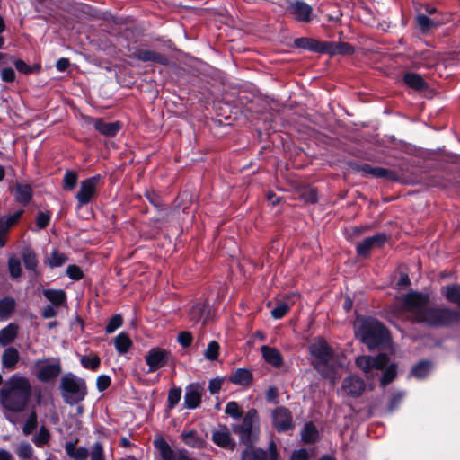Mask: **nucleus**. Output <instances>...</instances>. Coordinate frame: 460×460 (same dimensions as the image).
Masks as SVG:
<instances>
[{"mask_svg":"<svg viewBox=\"0 0 460 460\" xmlns=\"http://www.w3.org/2000/svg\"><path fill=\"white\" fill-rule=\"evenodd\" d=\"M96 130L107 137L115 136L121 128L119 122H105L102 119H96L94 122Z\"/></svg>","mask_w":460,"mask_h":460,"instance_id":"obj_23","label":"nucleus"},{"mask_svg":"<svg viewBox=\"0 0 460 460\" xmlns=\"http://www.w3.org/2000/svg\"><path fill=\"white\" fill-rule=\"evenodd\" d=\"M31 372L42 383L52 381L62 372L60 359L58 358L37 359L31 367Z\"/></svg>","mask_w":460,"mask_h":460,"instance_id":"obj_6","label":"nucleus"},{"mask_svg":"<svg viewBox=\"0 0 460 460\" xmlns=\"http://www.w3.org/2000/svg\"><path fill=\"white\" fill-rule=\"evenodd\" d=\"M300 196L302 199L307 203H314L318 199L317 191L312 188L303 190Z\"/></svg>","mask_w":460,"mask_h":460,"instance_id":"obj_53","label":"nucleus"},{"mask_svg":"<svg viewBox=\"0 0 460 460\" xmlns=\"http://www.w3.org/2000/svg\"><path fill=\"white\" fill-rule=\"evenodd\" d=\"M181 397V389L180 387L173 386L168 392V407L170 409L174 408L180 402Z\"/></svg>","mask_w":460,"mask_h":460,"instance_id":"obj_42","label":"nucleus"},{"mask_svg":"<svg viewBox=\"0 0 460 460\" xmlns=\"http://www.w3.org/2000/svg\"><path fill=\"white\" fill-rule=\"evenodd\" d=\"M100 181L101 176L98 174L81 181L79 190L75 195L80 207L91 202L97 192Z\"/></svg>","mask_w":460,"mask_h":460,"instance_id":"obj_10","label":"nucleus"},{"mask_svg":"<svg viewBox=\"0 0 460 460\" xmlns=\"http://www.w3.org/2000/svg\"><path fill=\"white\" fill-rule=\"evenodd\" d=\"M190 321L198 323H202V324L206 323V306L202 304H197L193 305L190 311Z\"/></svg>","mask_w":460,"mask_h":460,"instance_id":"obj_34","label":"nucleus"},{"mask_svg":"<svg viewBox=\"0 0 460 460\" xmlns=\"http://www.w3.org/2000/svg\"><path fill=\"white\" fill-rule=\"evenodd\" d=\"M66 274L73 280H79L83 278V271L76 265H69L66 269Z\"/></svg>","mask_w":460,"mask_h":460,"instance_id":"obj_56","label":"nucleus"},{"mask_svg":"<svg viewBox=\"0 0 460 460\" xmlns=\"http://www.w3.org/2000/svg\"><path fill=\"white\" fill-rule=\"evenodd\" d=\"M287 12L295 20L309 22L313 17V8L304 1L295 0L288 4Z\"/></svg>","mask_w":460,"mask_h":460,"instance_id":"obj_12","label":"nucleus"},{"mask_svg":"<svg viewBox=\"0 0 460 460\" xmlns=\"http://www.w3.org/2000/svg\"><path fill=\"white\" fill-rule=\"evenodd\" d=\"M1 78L3 81L12 83L15 80V72L11 67H5L1 72Z\"/></svg>","mask_w":460,"mask_h":460,"instance_id":"obj_59","label":"nucleus"},{"mask_svg":"<svg viewBox=\"0 0 460 460\" xmlns=\"http://www.w3.org/2000/svg\"><path fill=\"white\" fill-rule=\"evenodd\" d=\"M417 24L422 31H428L433 27H437L439 22L429 18L425 14H419L416 17Z\"/></svg>","mask_w":460,"mask_h":460,"instance_id":"obj_38","label":"nucleus"},{"mask_svg":"<svg viewBox=\"0 0 460 460\" xmlns=\"http://www.w3.org/2000/svg\"><path fill=\"white\" fill-rule=\"evenodd\" d=\"M386 240V234L382 233L367 237L362 242L357 243V253L361 257H367L371 250L381 247Z\"/></svg>","mask_w":460,"mask_h":460,"instance_id":"obj_15","label":"nucleus"},{"mask_svg":"<svg viewBox=\"0 0 460 460\" xmlns=\"http://www.w3.org/2000/svg\"><path fill=\"white\" fill-rule=\"evenodd\" d=\"M15 300L11 296H5L0 300V319L6 320L15 308Z\"/></svg>","mask_w":460,"mask_h":460,"instance_id":"obj_31","label":"nucleus"},{"mask_svg":"<svg viewBox=\"0 0 460 460\" xmlns=\"http://www.w3.org/2000/svg\"><path fill=\"white\" fill-rule=\"evenodd\" d=\"M358 171L362 172L365 175H371L376 178H385L388 180L395 181L396 175L394 172L389 171L387 169L372 166L370 164H362L358 167Z\"/></svg>","mask_w":460,"mask_h":460,"instance_id":"obj_19","label":"nucleus"},{"mask_svg":"<svg viewBox=\"0 0 460 460\" xmlns=\"http://www.w3.org/2000/svg\"><path fill=\"white\" fill-rule=\"evenodd\" d=\"M37 427V413L33 411L29 415L25 424L22 427V432L30 435Z\"/></svg>","mask_w":460,"mask_h":460,"instance_id":"obj_47","label":"nucleus"},{"mask_svg":"<svg viewBox=\"0 0 460 460\" xmlns=\"http://www.w3.org/2000/svg\"><path fill=\"white\" fill-rule=\"evenodd\" d=\"M90 456L91 460H104L103 448L100 442H96L93 444Z\"/></svg>","mask_w":460,"mask_h":460,"instance_id":"obj_55","label":"nucleus"},{"mask_svg":"<svg viewBox=\"0 0 460 460\" xmlns=\"http://www.w3.org/2000/svg\"><path fill=\"white\" fill-rule=\"evenodd\" d=\"M130 57L142 62H153L161 65L168 64V58L165 56L145 48L136 49Z\"/></svg>","mask_w":460,"mask_h":460,"instance_id":"obj_16","label":"nucleus"},{"mask_svg":"<svg viewBox=\"0 0 460 460\" xmlns=\"http://www.w3.org/2000/svg\"><path fill=\"white\" fill-rule=\"evenodd\" d=\"M19 359V351L13 347H9L3 352L2 366L9 371L14 370Z\"/></svg>","mask_w":460,"mask_h":460,"instance_id":"obj_21","label":"nucleus"},{"mask_svg":"<svg viewBox=\"0 0 460 460\" xmlns=\"http://www.w3.org/2000/svg\"><path fill=\"white\" fill-rule=\"evenodd\" d=\"M17 326L13 323L8 324L0 331V345L5 346L11 343L17 335Z\"/></svg>","mask_w":460,"mask_h":460,"instance_id":"obj_33","label":"nucleus"},{"mask_svg":"<svg viewBox=\"0 0 460 460\" xmlns=\"http://www.w3.org/2000/svg\"><path fill=\"white\" fill-rule=\"evenodd\" d=\"M396 376V366L390 365L384 372L381 378V385L385 386L394 380Z\"/></svg>","mask_w":460,"mask_h":460,"instance_id":"obj_49","label":"nucleus"},{"mask_svg":"<svg viewBox=\"0 0 460 460\" xmlns=\"http://www.w3.org/2000/svg\"><path fill=\"white\" fill-rule=\"evenodd\" d=\"M14 66L16 69L22 73L29 74L31 72L29 66L22 60H16Z\"/></svg>","mask_w":460,"mask_h":460,"instance_id":"obj_64","label":"nucleus"},{"mask_svg":"<svg viewBox=\"0 0 460 460\" xmlns=\"http://www.w3.org/2000/svg\"><path fill=\"white\" fill-rule=\"evenodd\" d=\"M50 438V433L45 426H41L38 434L34 437L33 442L38 447H42Z\"/></svg>","mask_w":460,"mask_h":460,"instance_id":"obj_40","label":"nucleus"},{"mask_svg":"<svg viewBox=\"0 0 460 460\" xmlns=\"http://www.w3.org/2000/svg\"><path fill=\"white\" fill-rule=\"evenodd\" d=\"M49 220H50V217L49 214L44 213V212H40L37 216V220H36L38 227L40 229L45 228L49 225Z\"/></svg>","mask_w":460,"mask_h":460,"instance_id":"obj_61","label":"nucleus"},{"mask_svg":"<svg viewBox=\"0 0 460 460\" xmlns=\"http://www.w3.org/2000/svg\"><path fill=\"white\" fill-rule=\"evenodd\" d=\"M43 295L56 306L61 305L66 301V292L62 289H45L43 290Z\"/></svg>","mask_w":460,"mask_h":460,"instance_id":"obj_29","label":"nucleus"},{"mask_svg":"<svg viewBox=\"0 0 460 460\" xmlns=\"http://www.w3.org/2000/svg\"><path fill=\"white\" fill-rule=\"evenodd\" d=\"M178 341L182 347H189L192 341V336L190 332H181L178 335Z\"/></svg>","mask_w":460,"mask_h":460,"instance_id":"obj_60","label":"nucleus"},{"mask_svg":"<svg viewBox=\"0 0 460 460\" xmlns=\"http://www.w3.org/2000/svg\"><path fill=\"white\" fill-rule=\"evenodd\" d=\"M8 269H9L10 275L13 278L16 279L21 276L22 268H21L20 261L17 258H15V257L9 258Z\"/></svg>","mask_w":460,"mask_h":460,"instance_id":"obj_46","label":"nucleus"},{"mask_svg":"<svg viewBox=\"0 0 460 460\" xmlns=\"http://www.w3.org/2000/svg\"><path fill=\"white\" fill-rule=\"evenodd\" d=\"M291 460H308V453L305 449H300L293 452Z\"/></svg>","mask_w":460,"mask_h":460,"instance_id":"obj_63","label":"nucleus"},{"mask_svg":"<svg viewBox=\"0 0 460 460\" xmlns=\"http://www.w3.org/2000/svg\"><path fill=\"white\" fill-rule=\"evenodd\" d=\"M308 349L314 367L323 376H331L333 351L326 341L317 337L310 343Z\"/></svg>","mask_w":460,"mask_h":460,"instance_id":"obj_4","label":"nucleus"},{"mask_svg":"<svg viewBox=\"0 0 460 460\" xmlns=\"http://www.w3.org/2000/svg\"><path fill=\"white\" fill-rule=\"evenodd\" d=\"M181 438L190 447L202 448L206 445L205 438L197 430H183Z\"/></svg>","mask_w":460,"mask_h":460,"instance_id":"obj_20","label":"nucleus"},{"mask_svg":"<svg viewBox=\"0 0 460 460\" xmlns=\"http://www.w3.org/2000/svg\"><path fill=\"white\" fill-rule=\"evenodd\" d=\"M33 449L28 442L20 443L17 455L21 459H28L31 456Z\"/></svg>","mask_w":460,"mask_h":460,"instance_id":"obj_50","label":"nucleus"},{"mask_svg":"<svg viewBox=\"0 0 460 460\" xmlns=\"http://www.w3.org/2000/svg\"><path fill=\"white\" fill-rule=\"evenodd\" d=\"M289 310V306L288 304L281 302L277 305L275 308L271 310V316L274 319H280L282 318Z\"/></svg>","mask_w":460,"mask_h":460,"instance_id":"obj_54","label":"nucleus"},{"mask_svg":"<svg viewBox=\"0 0 460 460\" xmlns=\"http://www.w3.org/2000/svg\"><path fill=\"white\" fill-rule=\"evenodd\" d=\"M114 345L119 354H125L131 348L132 341L128 334L121 332L115 337Z\"/></svg>","mask_w":460,"mask_h":460,"instance_id":"obj_32","label":"nucleus"},{"mask_svg":"<svg viewBox=\"0 0 460 460\" xmlns=\"http://www.w3.org/2000/svg\"><path fill=\"white\" fill-rule=\"evenodd\" d=\"M388 357L381 353L373 358L370 356H360L356 358V365L365 373L367 377H372L375 371L382 370L388 364Z\"/></svg>","mask_w":460,"mask_h":460,"instance_id":"obj_8","label":"nucleus"},{"mask_svg":"<svg viewBox=\"0 0 460 460\" xmlns=\"http://www.w3.org/2000/svg\"><path fill=\"white\" fill-rule=\"evenodd\" d=\"M258 423V413L255 409H251L245 414L241 425L234 427V431L240 436V440L245 445H251L253 441L255 425Z\"/></svg>","mask_w":460,"mask_h":460,"instance_id":"obj_7","label":"nucleus"},{"mask_svg":"<svg viewBox=\"0 0 460 460\" xmlns=\"http://www.w3.org/2000/svg\"><path fill=\"white\" fill-rule=\"evenodd\" d=\"M223 384V379L219 377L213 378L209 381L208 390L211 394L219 393Z\"/></svg>","mask_w":460,"mask_h":460,"instance_id":"obj_57","label":"nucleus"},{"mask_svg":"<svg viewBox=\"0 0 460 460\" xmlns=\"http://www.w3.org/2000/svg\"><path fill=\"white\" fill-rule=\"evenodd\" d=\"M324 42L325 41H319L308 38H299L295 40V44L298 48L309 49L319 53L324 52Z\"/></svg>","mask_w":460,"mask_h":460,"instance_id":"obj_25","label":"nucleus"},{"mask_svg":"<svg viewBox=\"0 0 460 460\" xmlns=\"http://www.w3.org/2000/svg\"><path fill=\"white\" fill-rule=\"evenodd\" d=\"M80 361L84 367L92 370H96L101 364L100 358L96 355L93 357L84 356Z\"/></svg>","mask_w":460,"mask_h":460,"instance_id":"obj_45","label":"nucleus"},{"mask_svg":"<svg viewBox=\"0 0 460 460\" xmlns=\"http://www.w3.org/2000/svg\"><path fill=\"white\" fill-rule=\"evenodd\" d=\"M60 389L64 401L71 405L83 401L87 394L84 380L72 373H67L62 376Z\"/></svg>","mask_w":460,"mask_h":460,"instance_id":"obj_5","label":"nucleus"},{"mask_svg":"<svg viewBox=\"0 0 460 460\" xmlns=\"http://www.w3.org/2000/svg\"><path fill=\"white\" fill-rule=\"evenodd\" d=\"M225 412L234 419H237L242 415V411L240 410L238 403L234 401L227 402Z\"/></svg>","mask_w":460,"mask_h":460,"instance_id":"obj_51","label":"nucleus"},{"mask_svg":"<svg viewBox=\"0 0 460 460\" xmlns=\"http://www.w3.org/2000/svg\"><path fill=\"white\" fill-rule=\"evenodd\" d=\"M211 439L217 446L222 448L234 450L235 447V442L232 438L226 427H222L217 430H214Z\"/></svg>","mask_w":460,"mask_h":460,"instance_id":"obj_17","label":"nucleus"},{"mask_svg":"<svg viewBox=\"0 0 460 460\" xmlns=\"http://www.w3.org/2000/svg\"><path fill=\"white\" fill-rule=\"evenodd\" d=\"M403 82L406 84L409 87L416 90L420 91L428 88V84L425 82V80L422 78L421 75L416 74V73H406L403 75Z\"/></svg>","mask_w":460,"mask_h":460,"instance_id":"obj_26","label":"nucleus"},{"mask_svg":"<svg viewBox=\"0 0 460 460\" xmlns=\"http://www.w3.org/2000/svg\"><path fill=\"white\" fill-rule=\"evenodd\" d=\"M354 51L353 47L346 42H324V52L328 53L330 55H336V54H343V55H349L352 54Z\"/></svg>","mask_w":460,"mask_h":460,"instance_id":"obj_22","label":"nucleus"},{"mask_svg":"<svg viewBox=\"0 0 460 460\" xmlns=\"http://www.w3.org/2000/svg\"><path fill=\"white\" fill-rule=\"evenodd\" d=\"M154 446L164 460H175L177 452H174L163 438H156L154 440Z\"/></svg>","mask_w":460,"mask_h":460,"instance_id":"obj_24","label":"nucleus"},{"mask_svg":"<svg viewBox=\"0 0 460 460\" xmlns=\"http://www.w3.org/2000/svg\"><path fill=\"white\" fill-rule=\"evenodd\" d=\"M22 261L28 270H34L38 265L36 254L31 250H25L22 252Z\"/></svg>","mask_w":460,"mask_h":460,"instance_id":"obj_41","label":"nucleus"},{"mask_svg":"<svg viewBox=\"0 0 460 460\" xmlns=\"http://www.w3.org/2000/svg\"><path fill=\"white\" fill-rule=\"evenodd\" d=\"M270 416L272 426L278 432H287L295 427L291 411L284 406L272 410Z\"/></svg>","mask_w":460,"mask_h":460,"instance_id":"obj_9","label":"nucleus"},{"mask_svg":"<svg viewBox=\"0 0 460 460\" xmlns=\"http://www.w3.org/2000/svg\"><path fill=\"white\" fill-rule=\"evenodd\" d=\"M261 352L265 361L274 367H279L282 365V357L280 352L271 347L262 346Z\"/></svg>","mask_w":460,"mask_h":460,"instance_id":"obj_27","label":"nucleus"},{"mask_svg":"<svg viewBox=\"0 0 460 460\" xmlns=\"http://www.w3.org/2000/svg\"><path fill=\"white\" fill-rule=\"evenodd\" d=\"M302 439L305 442L311 443L318 438V432L313 423H306L301 433Z\"/></svg>","mask_w":460,"mask_h":460,"instance_id":"obj_36","label":"nucleus"},{"mask_svg":"<svg viewBox=\"0 0 460 460\" xmlns=\"http://www.w3.org/2000/svg\"><path fill=\"white\" fill-rule=\"evenodd\" d=\"M88 456H89V452H88L87 448L79 447V448H76L72 458H74L75 460H85Z\"/></svg>","mask_w":460,"mask_h":460,"instance_id":"obj_62","label":"nucleus"},{"mask_svg":"<svg viewBox=\"0 0 460 460\" xmlns=\"http://www.w3.org/2000/svg\"><path fill=\"white\" fill-rule=\"evenodd\" d=\"M412 322L429 326H447L460 322V313L448 308L432 307L428 295L411 292L402 297L401 307L395 312Z\"/></svg>","mask_w":460,"mask_h":460,"instance_id":"obj_1","label":"nucleus"},{"mask_svg":"<svg viewBox=\"0 0 460 460\" xmlns=\"http://www.w3.org/2000/svg\"><path fill=\"white\" fill-rule=\"evenodd\" d=\"M252 380V373L245 368H238L229 376V381L238 385H248Z\"/></svg>","mask_w":460,"mask_h":460,"instance_id":"obj_28","label":"nucleus"},{"mask_svg":"<svg viewBox=\"0 0 460 460\" xmlns=\"http://www.w3.org/2000/svg\"><path fill=\"white\" fill-rule=\"evenodd\" d=\"M78 181V173L75 171L68 170L63 177V189L70 191L75 189Z\"/></svg>","mask_w":460,"mask_h":460,"instance_id":"obj_35","label":"nucleus"},{"mask_svg":"<svg viewBox=\"0 0 460 460\" xmlns=\"http://www.w3.org/2000/svg\"><path fill=\"white\" fill-rule=\"evenodd\" d=\"M96 385H97V388L99 391H101V392L104 391L111 385L110 376H106V375H102V376H98Z\"/></svg>","mask_w":460,"mask_h":460,"instance_id":"obj_58","label":"nucleus"},{"mask_svg":"<svg viewBox=\"0 0 460 460\" xmlns=\"http://www.w3.org/2000/svg\"><path fill=\"white\" fill-rule=\"evenodd\" d=\"M219 348V344L217 341H210L204 351V357L208 360H216L218 357Z\"/></svg>","mask_w":460,"mask_h":460,"instance_id":"obj_44","label":"nucleus"},{"mask_svg":"<svg viewBox=\"0 0 460 460\" xmlns=\"http://www.w3.org/2000/svg\"><path fill=\"white\" fill-rule=\"evenodd\" d=\"M442 294L450 303L456 304L460 308V285L454 284L444 287Z\"/></svg>","mask_w":460,"mask_h":460,"instance_id":"obj_30","label":"nucleus"},{"mask_svg":"<svg viewBox=\"0 0 460 460\" xmlns=\"http://www.w3.org/2000/svg\"><path fill=\"white\" fill-rule=\"evenodd\" d=\"M365 383L358 376H349L342 382V390L349 395L358 397L362 394L365 390Z\"/></svg>","mask_w":460,"mask_h":460,"instance_id":"obj_18","label":"nucleus"},{"mask_svg":"<svg viewBox=\"0 0 460 460\" xmlns=\"http://www.w3.org/2000/svg\"><path fill=\"white\" fill-rule=\"evenodd\" d=\"M354 329L356 336L370 349L385 346L389 341L386 329L373 318H357Z\"/></svg>","mask_w":460,"mask_h":460,"instance_id":"obj_3","label":"nucleus"},{"mask_svg":"<svg viewBox=\"0 0 460 460\" xmlns=\"http://www.w3.org/2000/svg\"><path fill=\"white\" fill-rule=\"evenodd\" d=\"M22 211H17L12 216L0 217V235L4 234L21 217Z\"/></svg>","mask_w":460,"mask_h":460,"instance_id":"obj_37","label":"nucleus"},{"mask_svg":"<svg viewBox=\"0 0 460 460\" xmlns=\"http://www.w3.org/2000/svg\"><path fill=\"white\" fill-rule=\"evenodd\" d=\"M66 261V256L59 252L53 251L49 258V263L51 268L60 267Z\"/></svg>","mask_w":460,"mask_h":460,"instance_id":"obj_48","label":"nucleus"},{"mask_svg":"<svg viewBox=\"0 0 460 460\" xmlns=\"http://www.w3.org/2000/svg\"><path fill=\"white\" fill-rule=\"evenodd\" d=\"M123 320L119 314H115L111 317L110 322L108 323L105 331L107 333L114 332L118 328L122 325Z\"/></svg>","mask_w":460,"mask_h":460,"instance_id":"obj_52","label":"nucleus"},{"mask_svg":"<svg viewBox=\"0 0 460 460\" xmlns=\"http://www.w3.org/2000/svg\"><path fill=\"white\" fill-rule=\"evenodd\" d=\"M277 446L274 441L269 445V456L267 451L261 448H247L242 453L241 460H277Z\"/></svg>","mask_w":460,"mask_h":460,"instance_id":"obj_13","label":"nucleus"},{"mask_svg":"<svg viewBox=\"0 0 460 460\" xmlns=\"http://www.w3.org/2000/svg\"><path fill=\"white\" fill-rule=\"evenodd\" d=\"M205 393L204 385L199 383H191L185 387L184 407L189 410L197 409L201 403Z\"/></svg>","mask_w":460,"mask_h":460,"instance_id":"obj_11","label":"nucleus"},{"mask_svg":"<svg viewBox=\"0 0 460 460\" xmlns=\"http://www.w3.org/2000/svg\"><path fill=\"white\" fill-rule=\"evenodd\" d=\"M31 188L29 185L17 184L16 199L19 202H28L31 198Z\"/></svg>","mask_w":460,"mask_h":460,"instance_id":"obj_39","label":"nucleus"},{"mask_svg":"<svg viewBox=\"0 0 460 460\" xmlns=\"http://www.w3.org/2000/svg\"><path fill=\"white\" fill-rule=\"evenodd\" d=\"M430 368V364L429 362L423 361L416 365L412 368L411 373L415 377L420 379L425 377L429 374Z\"/></svg>","mask_w":460,"mask_h":460,"instance_id":"obj_43","label":"nucleus"},{"mask_svg":"<svg viewBox=\"0 0 460 460\" xmlns=\"http://www.w3.org/2000/svg\"><path fill=\"white\" fill-rule=\"evenodd\" d=\"M169 352L160 348L151 349L146 355V362L149 367L148 372H155L164 367L169 359Z\"/></svg>","mask_w":460,"mask_h":460,"instance_id":"obj_14","label":"nucleus"},{"mask_svg":"<svg viewBox=\"0 0 460 460\" xmlns=\"http://www.w3.org/2000/svg\"><path fill=\"white\" fill-rule=\"evenodd\" d=\"M31 396V382L19 373L11 376L0 389V402L4 409L12 412L23 411Z\"/></svg>","mask_w":460,"mask_h":460,"instance_id":"obj_2","label":"nucleus"}]
</instances>
